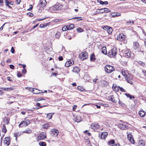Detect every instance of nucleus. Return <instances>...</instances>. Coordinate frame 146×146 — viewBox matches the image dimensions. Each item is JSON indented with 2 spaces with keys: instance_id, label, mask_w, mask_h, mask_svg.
Here are the masks:
<instances>
[{
  "instance_id": "obj_52",
  "label": "nucleus",
  "mask_w": 146,
  "mask_h": 146,
  "mask_svg": "<svg viewBox=\"0 0 146 146\" xmlns=\"http://www.w3.org/2000/svg\"><path fill=\"white\" fill-rule=\"evenodd\" d=\"M27 14L28 15L31 17L33 16L34 15L33 14L31 13H27Z\"/></svg>"
},
{
  "instance_id": "obj_25",
  "label": "nucleus",
  "mask_w": 146,
  "mask_h": 146,
  "mask_svg": "<svg viewBox=\"0 0 146 146\" xmlns=\"http://www.w3.org/2000/svg\"><path fill=\"white\" fill-rule=\"evenodd\" d=\"M95 60V56L94 54H92L90 56V60L92 61H94Z\"/></svg>"
},
{
  "instance_id": "obj_12",
  "label": "nucleus",
  "mask_w": 146,
  "mask_h": 146,
  "mask_svg": "<svg viewBox=\"0 0 146 146\" xmlns=\"http://www.w3.org/2000/svg\"><path fill=\"white\" fill-rule=\"evenodd\" d=\"M118 127L121 129H128V126L122 124H119L118 125Z\"/></svg>"
},
{
  "instance_id": "obj_7",
  "label": "nucleus",
  "mask_w": 146,
  "mask_h": 146,
  "mask_svg": "<svg viewBox=\"0 0 146 146\" xmlns=\"http://www.w3.org/2000/svg\"><path fill=\"white\" fill-rule=\"evenodd\" d=\"M55 6L57 13H58L62 8L63 5L60 3H57L55 5Z\"/></svg>"
},
{
  "instance_id": "obj_3",
  "label": "nucleus",
  "mask_w": 146,
  "mask_h": 146,
  "mask_svg": "<svg viewBox=\"0 0 146 146\" xmlns=\"http://www.w3.org/2000/svg\"><path fill=\"white\" fill-rule=\"evenodd\" d=\"M115 70L114 68L112 66L110 65H107L105 68V70L106 72L108 73H110Z\"/></svg>"
},
{
  "instance_id": "obj_10",
  "label": "nucleus",
  "mask_w": 146,
  "mask_h": 146,
  "mask_svg": "<svg viewBox=\"0 0 146 146\" xmlns=\"http://www.w3.org/2000/svg\"><path fill=\"white\" fill-rule=\"evenodd\" d=\"M100 135L101 136V138L102 139L105 140L108 135V133L106 132H102L100 134Z\"/></svg>"
},
{
  "instance_id": "obj_49",
  "label": "nucleus",
  "mask_w": 146,
  "mask_h": 146,
  "mask_svg": "<svg viewBox=\"0 0 146 146\" xmlns=\"http://www.w3.org/2000/svg\"><path fill=\"white\" fill-rule=\"evenodd\" d=\"M101 105H102V106H104L106 107H108L109 106L108 104H104L101 103Z\"/></svg>"
},
{
  "instance_id": "obj_23",
  "label": "nucleus",
  "mask_w": 146,
  "mask_h": 146,
  "mask_svg": "<svg viewBox=\"0 0 146 146\" xmlns=\"http://www.w3.org/2000/svg\"><path fill=\"white\" fill-rule=\"evenodd\" d=\"M51 123H46L43 126V128H44L47 129L48 127H49L50 126H51Z\"/></svg>"
},
{
  "instance_id": "obj_26",
  "label": "nucleus",
  "mask_w": 146,
  "mask_h": 146,
  "mask_svg": "<svg viewBox=\"0 0 146 146\" xmlns=\"http://www.w3.org/2000/svg\"><path fill=\"white\" fill-rule=\"evenodd\" d=\"M32 132V130L30 129H25L23 132L27 133H31Z\"/></svg>"
},
{
  "instance_id": "obj_4",
  "label": "nucleus",
  "mask_w": 146,
  "mask_h": 146,
  "mask_svg": "<svg viewBox=\"0 0 146 146\" xmlns=\"http://www.w3.org/2000/svg\"><path fill=\"white\" fill-rule=\"evenodd\" d=\"M100 126L99 124L97 123H92L91 125V129L95 130L98 129Z\"/></svg>"
},
{
  "instance_id": "obj_15",
  "label": "nucleus",
  "mask_w": 146,
  "mask_h": 146,
  "mask_svg": "<svg viewBox=\"0 0 146 146\" xmlns=\"http://www.w3.org/2000/svg\"><path fill=\"white\" fill-rule=\"evenodd\" d=\"M5 141L4 143L5 144H6L7 146L9 145L10 143V140L9 138L8 137H6L5 138Z\"/></svg>"
},
{
  "instance_id": "obj_29",
  "label": "nucleus",
  "mask_w": 146,
  "mask_h": 146,
  "mask_svg": "<svg viewBox=\"0 0 146 146\" xmlns=\"http://www.w3.org/2000/svg\"><path fill=\"white\" fill-rule=\"evenodd\" d=\"M108 28L109 29H108V34H110L112 33L113 31V29L111 27H109Z\"/></svg>"
},
{
  "instance_id": "obj_62",
  "label": "nucleus",
  "mask_w": 146,
  "mask_h": 146,
  "mask_svg": "<svg viewBox=\"0 0 146 146\" xmlns=\"http://www.w3.org/2000/svg\"><path fill=\"white\" fill-rule=\"evenodd\" d=\"M44 24H41L40 25L39 27L41 28H44Z\"/></svg>"
},
{
  "instance_id": "obj_28",
  "label": "nucleus",
  "mask_w": 146,
  "mask_h": 146,
  "mask_svg": "<svg viewBox=\"0 0 146 146\" xmlns=\"http://www.w3.org/2000/svg\"><path fill=\"white\" fill-rule=\"evenodd\" d=\"M39 145L40 146H46V143L44 142L40 141L39 143Z\"/></svg>"
},
{
  "instance_id": "obj_21",
  "label": "nucleus",
  "mask_w": 146,
  "mask_h": 146,
  "mask_svg": "<svg viewBox=\"0 0 146 146\" xmlns=\"http://www.w3.org/2000/svg\"><path fill=\"white\" fill-rule=\"evenodd\" d=\"M74 27V25L73 24L67 25V28H68V30L72 29H73Z\"/></svg>"
},
{
  "instance_id": "obj_33",
  "label": "nucleus",
  "mask_w": 146,
  "mask_h": 146,
  "mask_svg": "<svg viewBox=\"0 0 146 146\" xmlns=\"http://www.w3.org/2000/svg\"><path fill=\"white\" fill-rule=\"evenodd\" d=\"M122 75L125 77V78H126L127 76L126 74V73L124 70H122Z\"/></svg>"
},
{
  "instance_id": "obj_60",
  "label": "nucleus",
  "mask_w": 146,
  "mask_h": 146,
  "mask_svg": "<svg viewBox=\"0 0 146 146\" xmlns=\"http://www.w3.org/2000/svg\"><path fill=\"white\" fill-rule=\"evenodd\" d=\"M125 94L127 96V98H129L131 96V95L129 94Z\"/></svg>"
},
{
  "instance_id": "obj_42",
  "label": "nucleus",
  "mask_w": 146,
  "mask_h": 146,
  "mask_svg": "<svg viewBox=\"0 0 146 146\" xmlns=\"http://www.w3.org/2000/svg\"><path fill=\"white\" fill-rule=\"evenodd\" d=\"M119 104L121 106L123 107H124L125 106V104H124L121 101L119 100Z\"/></svg>"
},
{
  "instance_id": "obj_20",
  "label": "nucleus",
  "mask_w": 146,
  "mask_h": 146,
  "mask_svg": "<svg viewBox=\"0 0 146 146\" xmlns=\"http://www.w3.org/2000/svg\"><path fill=\"white\" fill-rule=\"evenodd\" d=\"M102 53L105 54H107L106 47L105 46L103 47L102 48Z\"/></svg>"
},
{
  "instance_id": "obj_56",
  "label": "nucleus",
  "mask_w": 146,
  "mask_h": 146,
  "mask_svg": "<svg viewBox=\"0 0 146 146\" xmlns=\"http://www.w3.org/2000/svg\"><path fill=\"white\" fill-rule=\"evenodd\" d=\"M11 52L12 53H14L15 52V50L13 47H12L11 48Z\"/></svg>"
},
{
  "instance_id": "obj_9",
  "label": "nucleus",
  "mask_w": 146,
  "mask_h": 146,
  "mask_svg": "<svg viewBox=\"0 0 146 146\" xmlns=\"http://www.w3.org/2000/svg\"><path fill=\"white\" fill-rule=\"evenodd\" d=\"M88 57V53L86 52H83L82 55L80 57V59L81 60H83L84 59H87Z\"/></svg>"
},
{
  "instance_id": "obj_51",
  "label": "nucleus",
  "mask_w": 146,
  "mask_h": 146,
  "mask_svg": "<svg viewBox=\"0 0 146 146\" xmlns=\"http://www.w3.org/2000/svg\"><path fill=\"white\" fill-rule=\"evenodd\" d=\"M109 27V26H104L103 27V29L104 30L106 31L107 30V29H109V28H108Z\"/></svg>"
},
{
  "instance_id": "obj_22",
  "label": "nucleus",
  "mask_w": 146,
  "mask_h": 146,
  "mask_svg": "<svg viewBox=\"0 0 146 146\" xmlns=\"http://www.w3.org/2000/svg\"><path fill=\"white\" fill-rule=\"evenodd\" d=\"M101 85L102 86H107V82L106 81L104 80H102L101 81Z\"/></svg>"
},
{
  "instance_id": "obj_39",
  "label": "nucleus",
  "mask_w": 146,
  "mask_h": 146,
  "mask_svg": "<svg viewBox=\"0 0 146 146\" xmlns=\"http://www.w3.org/2000/svg\"><path fill=\"white\" fill-rule=\"evenodd\" d=\"M104 12L106 13L110 12L111 11L109 9L106 8H104Z\"/></svg>"
},
{
  "instance_id": "obj_5",
  "label": "nucleus",
  "mask_w": 146,
  "mask_h": 146,
  "mask_svg": "<svg viewBox=\"0 0 146 146\" xmlns=\"http://www.w3.org/2000/svg\"><path fill=\"white\" fill-rule=\"evenodd\" d=\"M51 132L52 136L54 137H56L58 136L59 133L58 130L56 129H52Z\"/></svg>"
},
{
  "instance_id": "obj_44",
  "label": "nucleus",
  "mask_w": 146,
  "mask_h": 146,
  "mask_svg": "<svg viewBox=\"0 0 146 146\" xmlns=\"http://www.w3.org/2000/svg\"><path fill=\"white\" fill-rule=\"evenodd\" d=\"M78 89L80 91L82 92L84 90L83 88H81V87L79 86L78 88Z\"/></svg>"
},
{
  "instance_id": "obj_37",
  "label": "nucleus",
  "mask_w": 146,
  "mask_h": 146,
  "mask_svg": "<svg viewBox=\"0 0 146 146\" xmlns=\"http://www.w3.org/2000/svg\"><path fill=\"white\" fill-rule=\"evenodd\" d=\"M62 30L63 31H65L67 30H68V28H67V25L66 26H64V27H63L62 28Z\"/></svg>"
},
{
  "instance_id": "obj_34",
  "label": "nucleus",
  "mask_w": 146,
  "mask_h": 146,
  "mask_svg": "<svg viewBox=\"0 0 146 146\" xmlns=\"http://www.w3.org/2000/svg\"><path fill=\"white\" fill-rule=\"evenodd\" d=\"M3 127L2 129V130L5 133H6L7 131V130L6 128V126L5 125L3 124Z\"/></svg>"
},
{
  "instance_id": "obj_17",
  "label": "nucleus",
  "mask_w": 146,
  "mask_h": 146,
  "mask_svg": "<svg viewBox=\"0 0 146 146\" xmlns=\"http://www.w3.org/2000/svg\"><path fill=\"white\" fill-rule=\"evenodd\" d=\"M138 114L140 117H144L145 115V112L143 111H139Z\"/></svg>"
},
{
  "instance_id": "obj_41",
  "label": "nucleus",
  "mask_w": 146,
  "mask_h": 146,
  "mask_svg": "<svg viewBox=\"0 0 146 146\" xmlns=\"http://www.w3.org/2000/svg\"><path fill=\"white\" fill-rule=\"evenodd\" d=\"M114 90L116 92H118L119 90V88L118 87L115 86L113 88Z\"/></svg>"
},
{
  "instance_id": "obj_19",
  "label": "nucleus",
  "mask_w": 146,
  "mask_h": 146,
  "mask_svg": "<svg viewBox=\"0 0 146 146\" xmlns=\"http://www.w3.org/2000/svg\"><path fill=\"white\" fill-rule=\"evenodd\" d=\"M133 45V48L135 50L139 47V43L136 41L134 42Z\"/></svg>"
},
{
  "instance_id": "obj_18",
  "label": "nucleus",
  "mask_w": 146,
  "mask_h": 146,
  "mask_svg": "<svg viewBox=\"0 0 146 146\" xmlns=\"http://www.w3.org/2000/svg\"><path fill=\"white\" fill-rule=\"evenodd\" d=\"M81 121L82 119L81 116L80 115H78L76 116L75 121L78 122H79Z\"/></svg>"
},
{
  "instance_id": "obj_13",
  "label": "nucleus",
  "mask_w": 146,
  "mask_h": 146,
  "mask_svg": "<svg viewBox=\"0 0 146 146\" xmlns=\"http://www.w3.org/2000/svg\"><path fill=\"white\" fill-rule=\"evenodd\" d=\"M80 69L78 67H74L73 68L72 71L75 73L78 74L80 72Z\"/></svg>"
},
{
  "instance_id": "obj_53",
  "label": "nucleus",
  "mask_w": 146,
  "mask_h": 146,
  "mask_svg": "<svg viewBox=\"0 0 146 146\" xmlns=\"http://www.w3.org/2000/svg\"><path fill=\"white\" fill-rule=\"evenodd\" d=\"M100 13H104L105 12H104V8L100 9Z\"/></svg>"
},
{
  "instance_id": "obj_35",
  "label": "nucleus",
  "mask_w": 146,
  "mask_h": 146,
  "mask_svg": "<svg viewBox=\"0 0 146 146\" xmlns=\"http://www.w3.org/2000/svg\"><path fill=\"white\" fill-rule=\"evenodd\" d=\"M54 114L53 113L52 114V113H49L47 115V117L49 119H51L52 117V116Z\"/></svg>"
},
{
  "instance_id": "obj_54",
  "label": "nucleus",
  "mask_w": 146,
  "mask_h": 146,
  "mask_svg": "<svg viewBox=\"0 0 146 146\" xmlns=\"http://www.w3.org/2000/svg\"><path fill=\"white\" fill-rule=\"evenodd\" d=\"M22 72L23 74H25L26 72L27 71L25 69H23L22 70Z\"/></svg>"
},
{
  "instance_id": "obj_38",
  "label": "nucleus",
  "mask_w": 146,
  "mask_h": 146,
  "mask_svg": "<svg viewBox=\"0 0 146 146\" xmlns=\"http://www.w3.org/2000/svg\"><path fill=\"white\" fill-rule=\"evenodd\" d=\"M68 61H69V64L70 66L74 64V61L72 60H70Z\"/></svg>"
},
{
  "instance_id": "obj_8",
  "label": "nucleus",
  "mask_w": 146,
  "mask_h": 146,
  "mask_svg": "<svg viewBox=\"0 0 146 146\" xmlns=\"http://www.w3.org/2000/svg\"><path fill=\"white\" fill-rule=\"evenodd\" d=\"M125 39V36L123 33L120 34L117 37V40H118L122 41Z\"/></svg>"
},
{
  "instance_id": "obj_16",
  "label": "nucleus",
  "mask_w": 146,
  "mask_h": 146,
  "mask_svg": "<svg viewBox=\"0 0 146 146\" xmlns=\"http://www.w3.org/2000/svg\"><path fill=\"white\" fill-rule=\"evenodd\" d=\"M124 54H125V56L127 58H130L131 57V54L129 51H124Z\"/></svg>"
},
{
  "instance_id": "obj_55",
  "label": "nucleus",
  "mask_w": 146,
  "mask_h": 146,
  "mask_svg": "<svg viewBox=\"0 0 146 146\" xmlns=\"http://www.w3.org/2000/svg\"><path fill=\"white\" fill-rule=\"evenodd\" d=\"M129 141L132 143H134L135 142L133 138V137Z\"/></svg>"
},
{
  "instance_id": "obj_58",
  "label": "nucleus",
  "mask_w": 146,
  "mask_h": 146,
  "mask_svg": "<svg viewBox=\"0 0 146 146\" xmlns=\"http://www.w3.org/2000/svg\"><path fill=\"white\" fill-rule=\"evenodd\" d=\"M7 79L9 81H12V80L11 79V78L10 77H7Z\"/></svg>"
},
{
  "instance_id": "obj_57",
  "label": "nucleus",
  "mask_w": 146,
  "mask_h": 146,
  "mask_svg": "<svg viewBox=\"0 0 146 146\" xmlns=\"http://www.w3.org/2000/svg\"><path fill=\"white\" fill-rule=\"evenodd\" d=\"M100 13V9H97L96 12V13L95 14L96 15L97 14Z\"/></svg>"
},
{
  "instance_id": "obj_45",
  "label": "nucleus",
  "mask_w": 146,
  "mask_h": 146,
  "mask_svg": "<svg viewBox=\"0 0 146 146\" xmlns=\"http://www.w3.org/2000/svg\"><path fill=\"white\" fill-rule=\"evenodd\" d=\"M133 24H134L133 21H129L126 22V24L127 25H132Z\"/></svg>"
},
{
  "instance_id": "obj_64",
  "label": "nucleus",
  "mask_w": 146,
  "mask_h": 146,
  "mask_svg": "<svg viewBox=\"0 0 146 146\" xmlns=\"http://www.w3.org/2000/svg\"><path fill=\"white\" fill-rule=\"evenodd\" d=\"M142 72L143 74L146 76V71L145 70H143Z\"/></svg>"
},
{
  "instance_id": "obj_31",
  "label": "nucleus",
  "mask_w": 146,
  "mask_h": 146,
  "mask_svg": "<svg viewBox=\"0 0 146 146\" xmlns=\"http://www.w3.org/2000/svg\"><path fill=\"white\" fill-rule=\"evenodd\" d=\"M144 144L143 141H139L138 143V146H144Z\"/></svg>"
},
{
  "instance_id": "obj_11",
  "label": "nucleus",
  "mask_w": 146,
  "mask_h": 146,
  "mask_svg": "<svg viewBox=\"0 0 146 146\" xmlns=\"http://www.w3.org/2000/svg\"><path fill=\"white\" fill-rule=\"evenodd\" d=\"M48 11L52 13H57V11L56 9L55 5L54 6H52L50 7Z\"/></svg>"
},
{
  "instance_id": "obj_46",
  "label": "nucleus",
  "mask_w": 146,
  "mask_h": 146,
  "mask_svg": "<svg viewBox=\"0 0 146 146\" xmlns=\"http://www.w3.org/2000/svg\"><path fill=\"white\" fill-rule=\"evenodd\" d=\"M126 81H127L128 83H129L130 84H133V82L130 80H128L127 78H125Z\"/></svg>"
},
{
  "instance_id": "obj_27",
  "label": "nucleus",
  "mask_w": 146,
  "mask_h": 146,
  "mask_svg": "<svg viewBox=\"0 0 146 146\" xmlns=\"http://www.w3.org/2000/svg\"><path fill=\"white\" fill-rule=\"evenodd\" d=\"M109 98L110 101H112L113 102L116 103L117 102L115 100L114 97L113 96L109 97Z\"/></svg>"
},
{
  "instance_id": "obj_30",
  "label": "nucleus",
  "mask_w": 146,
  "mask_h": 146,
  "mask_svg": "<svg viewBox=\"0 0 146 146\" xmlns=\"http://www.w3.org/2000/svg\"><path fill=\"white\" fill-rule=\"evenodd\" d=\"M61 35L60 32H57L56 34H55V36L57 38H59L60 37V36Z\"/></svg>"
},
{
  "instance_id": "obj_50",
  "label": "nucleus",
  "mask_w": 146,
  "mask_h": 146,
  "mask_svg": "<svg viewBox=\"0 0 146 146\" xmlns=\"http://www.w3.org/2000/svg\"><path fill=\"white\" fill-rule=\"evenodd\" d=\"M3 4V0H0V7L2 6Z\"/></svg>"
},
{
  "instance_id": "obj_1",
  "label": "nucleus",
  "mask_w": 146,
  "mask_h": 146,
  "mask_svg": "<svg viewBox=\"0 0 146 146\" xmlns=\"http://www.w3.org/2000/svg\"><path fill=\"white\" fill-rule=\"evenodd\" d=\"M46 2L45 0H40L37 6V9L39 10V12L41 11L42 9L46 6Z\"/></svg>"
},
{
  "instance_id": "obj_59",
  "label": "nucleus",
  "mask_w": 146,
  "mask_h": 146,
  "mask_svg": "<svg viewBox=\"0 0 146 146\" xmlns=\"http://www.w3.org/2000/svg\"><path fill=\"white\" fill-rule=\"evenodd\" d=\"M63 58L62 56H60L58 57V60L60 61H61L63 60Z\"/></svg>"
},
{
  "instance_id": "obj_43",
  "label": "nucleus",
  "mask_w": 146,
  "mask_h": 146,
  "mask_svg": "<svg viewBox=\"0 0 146 146\" xmlns=\"http://www.w3.org/2000/svg\"><path fill=\"white\" fill-rule=\"evenodd\" d=\"M65 66L66 67H68L70 66V64H69V61H68L66 62L65 64Z\"/></svg>"
},
{
  "instance_id": "obj_32",
  "label": "nucleus",
  "mask_w": 146,
  "mask_h": 146,
  "mask_svg": "<svg viewBox=\"0 0 146 146\" xmlns=\"http://www.w3.org/2000/svg\"><path fill=\"white\" fill-rule=\"evenodd\" d=\"M115 143V141L114 140H111L108 142V145L111 146V145H113Z\"/></svg>"
},
{
  "instance_id": "obj_48",
  "label": "nucleus",
  "mask_w": 146,
  "mask_h": 146,
  "mask_svg": "<svg viewBox=\"0 0 146 146\" xmlns=\"http://www.w3.org/2000/svg\"><path fill=\"white\" fill-rule=\"evenodd\" d=\"M17 76L18 77H21L22 76V74H21L20 72H18L17 74Z\"/></svg>"
},
{
  "instance_id": "obj_36",
  "label": "nucleus",
  "mask_w": 146,
  "mask_h": 146,
  "mask_svg": "<svg viewBox=\"0 0 146 146\" xmlns=\"http://www.w3.org/2000/svg\"><path fill=\"white\" fill-rule=\"evenodd\" d=\"M78 33H81L84 30L83 29H81L80 28H78L76 29Z\"/></svg>"
},
{
  "instance_id": "obj_14",
  "label": "nucleus",
  "mask_w": 146,
  "mask_h": 146,
  "mask_svg": "<svg viewBox=\"0 0 146 146\" xmlns=\"http://www.w3.org/2000/svg\"><path fill=\"white\" fill-rule=\"evenodd\" d=\"M46 137L45 134L44 133H41L40 134L39 136L38 137V139L42 140Z\"/></svg>"
},
{
  "instance_id": "obj_2",
  "label": "nucleus",
  "mask_w": 146,
  "mask_h": 146,
  "mask_svg": "<svg viewBox=\"0 0 146 146\" xmlns=\"http://www.w3.org/2000/svg\"><path fill=\"white\" fill-rule=\"evenodd\" d=\"M117 50L116 48L114 47L112 49L108 52V56L111 58H114L116 55L117 53Z\"/></svg>"
},
{
  "instance_id": "obj_24",
  "label": "nucleus",
  "mask_w": 146,
  "mask_h": 146,
  "mask_svg": "<svg viewBox=\"0 0 146 146\" xmlns=\"http://www.w3.org/2000/svg\"><path fill=\"white\" fill-rule=\"evenodd\" d=\"M98 1L100 3V4L101 5H108V1H105L104 2H103L101 0H98Z\"/></svg>"
},
{
  "instance_id": "obj_6",
  "label": "nucleus",
  "mask_w": 146,
  "mask_h": 146,
  "mask_svg": "<svg viewBox=\"0 0 146 146\" xmlns=\"http://www.w3.org/2000/svg\"><path fill=\"white\" fill-rule=\"evenodd\" d=\"M30 123V121L29 120L27 119L25 121H22L21 123L19 125V127H23L24 126H25V125H24L23 126H21V125L23 124V123L24 124H25L26 126H27Z\"/></svg>"
},
{
  "instance_id": "obj_47",
  "label": "nucleus",
  "mask_w": 146,
  "mask_h": 146,
  "mask_svg": "<svg viewBox=\"0 0 146 146\" xmlns=\"http://www.w3.org/2000/svg\"><path fill=\"white\" fill-rule=\"evenodd\" d=\"M118 87L119 88L120 90L123 92H125L126 90H125L123 88L120 87L119 86H118Z\"/></svg>"
},
{
  "instance_id": "obj_61",
  "label": "nucleus",
  "mask_w": 146,
  "mask_h": 146,
  "mask_svg": "<svg viewBox=\"0 0 146 146\" xmlns=\"http://www.w3.org/2000/svg\"><path fill=\"white\" fill-rule=\"evenodd\" d=\"M10 68L12 69H13L14 68V66L13 65H10Z\"/></svg>"
},
{
  "instance_id": "obj_40",
  "label": "nucleus",
  "mask_w": 146,
  "mask_h": 146,
  "mask_svg": "<svg viewBox=\"0 0 146 146\" xmlns=\"http://www.w3.org/2000/svg\"><path fill=\"white\" fill-rule=\"evenodd\" d=\"M132 137V136L131 134H129L127 135V138L129 141L131 140Z\"/></svg>"
},
{
  "instance_id": "obj_63",
  "label": "nucleus",
  "mask_w": 146,
  "mask_h": 146,
  "mask_svg": "<svg viewBox=\"0 0 146 146\" xmlns=\"http://www.w3.org/2000/svg\"><path fill=\"white\" fill-rule=\"evenodd\" d=\"M17 4L18 5L20 4V2L21 1V0H16Z\"/></svg>"
}]
</instances>
